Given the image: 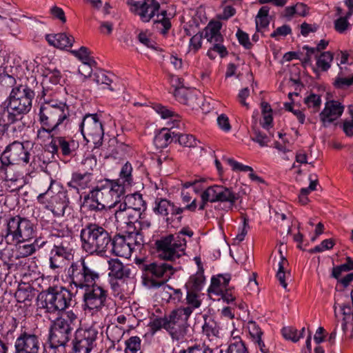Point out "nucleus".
Returning a JSON list of instances; mask_svg holds the SVG:
<instances>
[{
	"label": "nucleus",
	"mask_w": 353,
	"mask_h": 353,
	"mask_svg": "<svg viewBox=\"0 0 353 353\" xmlns=\"http://www.w3.org/2000/svg\"><path fill=\"white\" fill-rule=\"evenodd\" d=\"M39 116L41 127L37 131V137L41 138L42 134L57 133L61 126L65 127L70 123V107L65 102L44 97Z\"/></svg>",
	"instance_id": "obj_1"
},
{
	"label": "nucleus",
	"mask_w": 353,
	"mask_h": 353,
	"mask_svg": "<svg viewBox=\"0 0 353 353\" xmlns=\"http://www.w3.org/2000/svg\"><path fill=\"white\" fill-rule=\"evenodd\" d=\"M81 248L90 255L102 256L110 247L112 236L102 225L88 223L83 226L80 232Z\"/></svg>",
	"instance_id": "obj_2"
},
{
	"label": "nucleus",
	"mask_w": 353,
	"mask_h": 353,
	"mask_svg": "<svg viewBox=\"0 0 353 353\" xmlns=\"http://www.w3.org/2000/svg\"><path fill=\"white\" fill-rule=\"evenodd\" d=\"M134 261L142 272L143 283L149 288L164 285L175 272L172 265L165 262H151L137 255Z\"/></svg>",
	"instance_id": "obj_3"
},
{
	"label": "nucleus",
	"mask_w": 353,
	"mask_h": 353,
	"mask_svg": "<svg viewBox=\"0 0 353 353\" xmlns=\"http://www.w3.org/2000/svg\"><path fill=\"white\" fill-rule=\"evenodd\" d=\"M68 278L71 285L79 289H89L98 283L101 274L97 268L81 257L73 261L67 271Z\"/></svg>",
	"instance_id": "obj_4"
},
{
	"label": "nucleus",
	"mask_w": 353,
	"mask_h": 353,
	"mask_svg": "<svg viewBox=\"0 0 353 353\" xmlns=\"http://www.w3.org/2000/svg\"><path fill=\"white\" fill-rule=\"evenodd\" d=\"M77 316L72 311L69 310L57 318L50 330V346L57 348L65 346L70 341L72 332L77 327Z\"/></svg>",
	"instance_id": "obj_5"
},
{
	"label": "nucleus",
	"mask_w": 353,
	"mask_h": 353,
	"mask_svg": "<svg viewBox=\"0 0 353 353\" xmlns=\"http://www.w3.org/2000/svg\"><path fill=\"white\" fill-rule=\"evenodd\" d=\"M34 157L24 143L14 141L8 144L0 156V174L7 176L8 168L10 165H30L34 167Z\"/></svg>",
	"instance_id": "obj_6"
},
{
	"label": "nucleus",
	"mask_w": 353,
	"mask_h": 353,
	"mask_svg": "<svg viewBox=\"0 0 353 353\" xmlns=\"http://www.w3.org/2000/svg\"><path fill=\"white\" fill-rule=\"evenodd\" d=\"M3 226L6 227V241L9 244L25 243L34 236V224L30 220L19 215L6 219Z\"/></svg>",
	"instance_id": "obj_7"
},
{
	"label": "nucleus",
	"mask_w": 353,
	"mask_h": 353,
	"mask_svg": "<svg viewBox=\"0 0 353 353\" xmlns=\"http://www.w3.org/2000/svg\"><path fill=\"white\" fill-rule=\"evenodd\" d=\"M91 196L99 199L107 208L115 207L121 202V197L125 193L124 185L117 181L107 179L99 181L92 190Z\"/></svg>",
	"instance_id": "obj_8"
},
{
	"label": "nucleus",
	"mask_w": 353,
	"mask_h": 353,
	"mask_svg": "<svg viewBox=\"0 0 353 353\" xmlns=\"http://www.w3.org/2000/svg\"><path fill=\"white\" fill-rule=\"evenodd\" d=\"M35 93L27 85H19L12 88L5 101L7 112L26 115L32 108Z\"/></svg>",
	"instance_id": "obj_9"
},
{
	"label": "nucleus",
	"mask_w": 353,
	"mask_h": 353,
	"mask_svg": "<svg viewBox=\"0 0 353 353\" xmlns=\"http://www.w3.org/2000/svg\"><path fill=\"white\" fill-rule=\"evenodd\" d=\"M196 207V199H193L190 204L181 206L167 199L157 197L154 201L153 211L156 214L162 216L168 225H172L175 221L181 222L184 211L195 212Z\"/></svg>",
	"instance_id": "obj_10"
},
{
	"label": "nucleus",
	"mask_w": 353,
	"mask_h": 353,
	"mask_svg": "<svg viewBox=\"0 0 353 353\" xmlns=\"http://www.w3.org/2000/svg\"><path fill=\"white\" fill-rule=\"evenodd\" d=\"M52 236L57 237L50 252V268L52 270L62 269L67 261L73 257L72 248L70 245L71 237L65 236L63 232L55 231Z\"/></svg>",
	"instance_id": "obj_11"
},
{
	"label": "nucleus",
	"mask_w": 353,
	"mask_h": 353,
	"mask_svg": "<svg viewBox=\"0 0 353 353\" xmlns=\"http://www.w3.org/2000/svg\"><path fill=\"white\" fill-rule=\"evenodd\" d=\"M43 307L48 312H63L71 305L72 292L63 287H49L42 294Z\"/></svg>",
	"instance_id": "obj_12"
},
{
	"label": "nucleus",
	"mask_w": 353,
	"mask_h": 353,
	"mask_svg": "<svg viewBox=\"0 0 353 353\" xmlns=\"http://www.w3.org/2000/svg\"><path fill=\"white\" fill-rule=\"evenodd\" d=\"M186 243L184 237L169 234L157 240L155 245L161 259L172 261L185 254Z\"/></svg>",
	"instance_id": "obj_13"
},
{
	"label": "nucleus",
	"mask_w": 353,
	"mask_h": 353,
	"mask_svg": "<svg viewBox=\"0 0 353 353\" xmlns=\"http://www.w3.org/2000/svg\"><path fill=\"white\" fill-rule=\"evenodd\" d=\"M42 342L37 329L21 326L14 343V353H39Z\"/></svg>",
	"instance_id": "obj_14"
},
{
	"label": "nucleus",
	"mask_w": 353,
	"mask_h": 353,
	"mask_svg": "<svg viewBox=\"0 0 353 353\" xmlns=\"http://www.w3.org/2000/svg\"><path fill=\"white\" fill-rule=\"evenodd\" d=\"M192 313L191 307H185L173 310L165 315L168 332L172 339L179 341L183 339L186 334L185 325Z\"/></svg>",
	"instance_id": "obj_15"
},
{
	"label": "nucleus",
	"mask_w": 353,
	"mask_h": 353,
	"mask_svg": "<svg viewBox=\"0 0 353 353\" xmlns=\"http://www.w3.org/2000/svg\"><path fill=\"white\" fill-rule=\"evenodd\" d=\"M80 128L84 139L88 142H92L94 148H99L102 145L104 131L97 114H86L81 123Z\"/></svg>",
	"instance_id": "obj_16"
},
{
	"label": "nucleus",
	"mask_w": 353,
	"mask_h": 353,
	"mask_svg": "<svg viewBox=\"0 0 353 353\" xmlns=\"http://www.w3.org/2000/svg\"><path fill=\"white\" fill-rule=\"evenodd\" d=\"M97 335V330L93 327L77 329L72 341L74 353H90Z\"/></svg>",
	"instance_id": "obj_17"
},
{
	"label": "nucleus",
	"mask_w": 353,
	"mask_h": 353,
	"mask_svg": "<svg viewBox=\"0 0 353 353\" xmlns=\"http://www.w3.org/2000/svg\"><path fill=\"white\" fill-rule=\"evenodd\" d=\"M83 296L84 306L89 310L100 311L107 303L108 291L102 286L95 283L89 289H84Z\"/></svg>",
	"instance_id": "obj_18"
},
{
	"label": "nucleus",
	"mask_w": 353,
	"mask_h": 353,
	"mask_svg": "<svg viewBox=\"0 0 353 353\" xmlns=\"http://www.w3.org/2000/svg\"><path fill=\"white\" fill-rule=\"evenodd\" d=\"M231 280L230 274H219L211 279L210 289L220 294L223 300L227 303L234 301L236 299L234 287H229Z\"/></svg>",
	"instance_id": "obj_19"
},
{
	"label": "nucleus",
	"mask_w": 353,
	"mask_h": 353,
	"mask_svg": "<svg viewBox=\"0 0 353 353\" xmlns=\"http://www.w3.org/2000/svg\"><path fill=\"white\" fill-rule=\"evenodd\" d=\"M205 196L209 199L210 202L214 203L216 201L227 202L232 208L236 201L239 199L238 193L232 191V189L222 185L210 186L205 190Z\"/></svg>",
	"instance_id": "obj_20"
},
{
	"label": "nucleus",
	"mask_w": 353,
	"mask_h": 353,
	"mask_svg": "<svg viewBox=\"0 0 353 353\" xmlns=\"http://www.w3.org/2000/svg\"><path fill=\"white\" fill-rule=\"evenodd\" d=\"M48 136L52 139L48 144V150L52 154H57L60 149L62 155L72 156L79 147V143L72 139L60 136L55 137L54 133Z\"/></svg>",
	"instance_id": "obj_21"
},
{
	"label": "nucleus",
	"mask_w": 353,
	"mask_h": 353,
	"mask_svg": "<svg viewBox=\"0 0 353 353\" xmlns=\"http://www.w3.org/2000/svg\"><path fill=\"white\" fill-rule=\"evenodd\" d=\"M132 235L125 236L123 235L116 234L112 238L110 246L111 252L117 256L128 259L132 254L135 252V248L132 247Z\"/></svg>",
	"instance_id": "obj_22"
},
{
	"label": "nucleus",
	"mask_w": 353,
	"mask_h": 353,
	"mask_svg": "<svg viewBox=\"0 0 353 353\" xmlns=\"http://www.w3.org/2000/svg\"><path fill=\"white\" fill-rule=\"evenodd\" d=\"M222 23H208L205 28L203 32L204 37L210 43H214L212 50L214 52H217L221 57H225L228 54L226 48L221 44L223 37L220 32Z\"/></svg>",
	"instance_id": "obj_23"
},
{
	"label": "nucleus",
	"mask_w": 353,
	"mask_h": 353,
	"mask_svg": "<svg viewBox=\"0 0 353 353\" xmlns=\"http://www.w3.org/2000/svg\"><path fill=\"white\" fill-rule=\"evenodd\" d=\"M160 4L156 0H143L141 1H135L131 7L132 12L139 14L141 19L148 22L152 18L156 12H159Z\"/></svg>",
	"instance_id": "obj_24"
},
{
	"label": "nucleus",
	"mask_w": 353,
	"mask_h": 353,
	"mask_svg": "<svg viewBox=\"0 0 353 353\" xmlns=\"http://www.w3.org/2000/svg\"><path fill=\"white\" fill-rule=\"evenodd\" d=\"M344 106L337 101H329L320 113V119L324 126L337 119L343 112Z\"/></svg>",
	"instance_id": "obj_25"
},
{
	"label": "nucleus",
	"mask_w": 353,
	"mask_h": 353,
	"mask_svg": "<svg viewBox=\"0 0 353 353\" xmlns=\"http://www.w3.org/2000/svg\"><path fill=\"white\" fill-rule=\"evenodd\" d=\"M68 203L66 193L60 191L50 197L45 208L50 210L54 216H63L68 207Z\"/></svg>",
	"instance_id": "obj_26"
},
{
	"label": "nucleus",
	"mask_w": 353,
	"mask_h": 353,
	"mask_svg": "<svg viewBox=\"0 0 353 353\" xmlns=\"http://www.w3.org/2000/svg\"><path fill=\"white\" fill-rule=\"evenodd\" d=\"M176 99L192 109L199 105L197 91L189 89L183 86L178 87L174 90V94Z\"/></svg>",
	"instance_id": "obj_27"
},
{
	"label": "nucleus",
	"mask_w": 353,
	"mask_h": 353,
	"mask_svg": "<svg viewBox=\"0 0 353 353\" xmlns=\"http://www.w3.org/2000/svg\"><path fill=\"white\" fill-rule=\"evenodd\" d=\"M7 112L6 123L3 125V128L17 137L25 129L26 123L23 119L26 115Z\"/></svg>",
	"instance_id": "obj_28"
},
{
	"label": "nucleus",
	"mask_w": 353,
	"mask_h": 353,
	"mask_svg": "<svg viewBox=\"0 0 353 353\" xmlns=\"http://www.w3.org/2000/svg\"><path fill=\"white\" fill-rule=\"evenodd\" d=\"M109 276L117 279H126L131 277L132 269L128 265H123L118 259H110L108 261Z\"/></svg>",
	"instance_id": "obj_29"
},
{
	"label": "nucleus",
	"mask_w": 353,
	"mask_h": 353,
	"mask_svg": "<svg viewBox=\"0 0 353 353\" xmlns=\"http://www.w3.org/2000/svg\"><path fill=\"white\" fill-rule=\"evenodd\" d=\"M46 39L50 46L60 49L70 48L74 41V37L65 33L48 34Z\"/></svg>",
	"instance_id": "obj_30"
},
{
	"label": "nucleus",
	"mask_w": 353,
	"mask_h": 353,
	"mask_svg": "<svg viewBox=\"0 0 353 353\" xmlns=\"http://www.w3.org/2000/svg\"><path fill=\"white\" fill-rule=\"evenodd\" d=\"M92 179V174L76 172L72 174L71 181L68 185L77 190H85L90 187Z\"/></svg>",
	"instance_id": "obj_31"
},
{
	"label": "nucleus",
	"mask_w": 353,
	"mask_h": 353,
	"mask_svg": "<svg viewBox=\"0 0 353 353\" xmlns=\"http://www.w3.org/2000/svg\"><path fill=\"white\" fill-rule=\"evenodd\" d=\"M143 211L128 207V210H124V212L115 213V219L117 221H121L127 225L134 224L141 219L142 212Z\"/></svg>",
	"instance_id": "obj_32"
},
{
	"label": "nucleus",
	"mask_w": 353,
	"mask_h": 353,
	"mask_svg": "<svg viewBox=\"0 0 353 353\" xmlns=\"http://www.w3.org/2000/svg\"><path fill=\"white\" fill-rule=\"evenodd\" d=\"M174 134L175 133L171 132L170 129L163 128L156 134L154 138V143L157 148H166L175 139Z\"/></svg>",
	"instance_id": "obj_33"
},
{
	"label": "nucleus",
	"mask_w": 353,
	"mask_h": 353,
	"mask_svg": "<svg viewBox=\"0 0 353 353\" xmlns=\"http://www.w3.org/2000/svg\"><path fill=\"white\" fill-rule=\"evenodd\" d=\"M204 324L202 326L203 334L210 341L219 336V326L217 323L210 316H204Z\"/></svg>",
	"instance_id": "obj_34"
},
{
	"label": "nucleus",
	"mask_w": 353,
	"mask_h": 353,
	"mask_svg": "<svg viewBox=\"0 0 353 353\" xmlns=\"http://www.w3.org/2000/svg\"><path fill=\"white\" fill-rule=\"evenodd\" d=\"M14 296L19 303L31 301L34 296V290L28 283H21L18 286Z\"/></svg>",
	"instance_id": "obj_35"
},
{
	"label": "nucleus",
	"mask_w": 353,
	"mask_h": 353,
	"mask_svg": "<svg viewBox=\"0 0 353 353\" xmlns=\"http://www.w3.org/2000/svg\"><path fill=\"white\" fill-rule=\"evenodd\" d=\"M223 160H225L230 166H232L233 170L250 172L249 177L252 181H256L260 183H265V181L261 177L257 176L253 172V169L252 167L243 165L242 163H240L231 158L224 157Z\"/></svg>",
	"instance_id": "obj_36"
},
{
	"label": "nucleus",
	"mask_w": 353,
	"mask_h": 353,
	"mask_svg": "<svg viewBox=\"0 0 353 353\" xmlns=\"http://www.w3.org/2000/svg\"><path fill=\"white\" fill-rule=\"evenodd\" d=\"M18 310H21L23 314L20 311L18 313L14 311L12 313V315L8 319V330L7 332V335L12 334L19 325H21V327L25 326L23 325V322L26 321L25 311H23L20 307L18 308Z\"/></svg>",
	"instance_id": "obj_37"
},
{
	"label": "nucleus",
	"mask_w": 353,
	"mask_h": 353,
	"mask_svg": "<svg viewBox=\"0 0 353 353\" xmlns=\"http://www.w3.org/2000/svg\"><path fill=\"white\" fill-rule=\"evenodd\" d=\"M221 353H248L244 342L239 336L230 339L226 350H221Z\"/></svg>",
	"instance_id": "obj_38"
},
{
	"label": "nucleus",
	"mask_w": 353,
	"mask_h": 353,
	"mask_svg": "<svg viewBox=\"0 0 353 353\" xmlns=\"http://www.w3.org/2000/svg\"><path fill=\"white\" fill-rule=\"evenodd\" d=\"M307 5L298 3L295 6L286 7L282 14L287 20L290 21L294 15L305 17L307 14Z\"/></svg>",
	"instance_id": "obj_39"
},
{
	"label": "nucleus",
	"mask_w": 353,
	"mask_h": 353,
	"mask_svg": "<svg viewBox=\"0 0 353 353\" xmlns=\"http://www.w3.org/2000/svg\"><path fill=\"white\" fill-rule=\"evenodd\" d=\"M205 281L203 272H198L195 274L192 275L188 281L185 283L187 290L200 292L203 288Z\"/></svg>",
	"instance_id": "obj_40"
},
{
	"label": "nucleus",
	"mask_w": 353,
	"mask_h": 353,
	"mask_svg": "<svg viewBox=\"0 0 353 353\" xmlns=\"http://www.w3.org/2000/svg\"><path fill=\"white\" fill-rule=\"evenodd\" d=\"M83 205L88 210L95 212L102 211L107 208L99 199L91 196V191L84 196Z\"/></svg>",
	"instance_id": "obj_41"
},
{
	"label": "nucleus",
	"mask_w": 353,
	"mask_h": 353,
	"mask_svg": "<svg viewBox=\"0 0 353 353\" xmlns=\"http://www.w3.org/2000/svg\"><path fill=\"white\" fill-rule=\"evenodd\" d=\"M332 85L337 90H346L353 85V74L345 76L344 72L341 71L335 77Z\"/></svg>",
	"instance_id": "obj_42"
},
{
	"label": "nucleus",
	"mask_w": 353,
	"mask_h": 353,
	"mask_svg": "<svg viewBox=\"0 0 353 353\" xmlns=\"http://www.w3.org/2000/svg\"><path fill=\"white\" fill-rule=\"evenodd\" d=\"M333 58L334 54L330 51L321 52L319 56L316 55L317 68L323 72L328 70Z\"/></svg>",
	"instance_id": "obj_43"
},
{
	"label": "nucleus",
	"mask_w": 353,
	"mask_h": 353,
	"mask_svg": "<svg viewBox=\"0 0 353 353\" xmlns=\"http://www.w3.org/2000/svg\"><path fill=\"white\" fill-rule=\"evenodd\" d=\"M112 74L108 75L105 71L100 70L92 74V80L97 85H104L111 91H113L114 88L110 87L111 83L112 82Z\"/></svg>",
	"instance_id": "obj_44"
},
{
	"label": "nucleus",
	"mask_w": 353,
	"mask_h": 353,
	"mask_svg": "<svg viewBox=\"0 0 353 353\" xmlns=\"http://www.w3.org/2000/svg\"><path fill=\"white\" fill-rule=\"evenodd\" d=\"M127 203H128V207L135 209H139L141 210H145V202L143 199L142 195L139 193H135L133 194H128L125 197Z\"/></svg>",
	"instance_id": "obj_45"
},
{
	"label": "nucleus",
	"mask_w": 353,
	"mask_h": 353,
	"mask_svg": "<svg viewBox=\"0 0 353 353\" xmlns=\"http://www.w3.org/2000/svg\"><path fill=\"white\" fill-rule=\"evenodd\" d=\"M37 241L35 240L34 243L26 244L24 243H16V249L17 253V257H28L32 254H33L36 250L35 243Z\"/></svg>",
	"instance_id": "obj_46"
},
{
	"label": "nucleus",
	"mask_w": 353,
	"mask_h": 353,
	"mask_svg": "<svg viewBox=\"0 0 353 353\" xmlns=\"http://www.w3.org/2000/svg\"><path fill=\"white\" fill-rule=\"evenodd\" d=\"M280 253V261L279 262V269L276 273V277L279 281L280 284L283 288L287 289L288 284L285 282V269L288 266V260L283 256L281 250Z\"/></svg>",
	"instance_id": "obj_47"
},
{
	"label": "nucleus",
	"mask_w": 353,
	"mask_h": 353,
	"mask_svg": "<svg viewBox=\"0 0 353 353\" xmlns=\"http://www.w3.org/2000/svg\"><path fill=\"white\" fill-rule=\"evenodd\" d=\"M71 53L78 58L82 63L97 64L93 57H90L88 48L81 46L78 50H71Z\"/></svg>",
	"instance_id": "obj_48"
},
{
	"label": "nucleus",
	"mask_w": 353,
	"mask_h": 353,
	"mask_svg": "<svg viewBox=\"0 0 353 353\" xmlns=\"http://www.w3.org/2000/svg\"><path fill=\"white\" fill-rule=\"evenodd\" d=\"M153 108L163 119H172L174 123L179 121L180 117L167 107L161 104H156L154 105Z\"/></svg>",
	"instance_id": "obj_49"
},
{
	"label": "nucleus",
	"mask_w": 353,
	"mask_h": 353,
	"mask_svg": "<svg viewBox=\"0 0 353 353\" xmlns=\"http://www.w3.org/2000/svg\"><path fill=\"white\" fill-rule=\"evenodd\" d=\"M125 353H137L141 349V340L137 336H131L125 341Z\"/></svg>",
	"instance_id": "obj_50"
},
{
	"label": "nucleus",
	"mask_w": 353,
	"mask_h": 353,
	"mask_svg": "<svg viewBox=\"0 0 353 353\" xmlns=\"http://www.w3.org/2000/svg\"><path fill=\"white\" fill-rule=\"evenodd\" d=\"M96 165V157L92 154H89L82 160L79 172L92 174L93 169Z\"/></svg>",
	"instance_id": "obj_51"
},
{
	"label": "nucleus",
	"mask_w": 353,
	"mask_h": 353,
	"mask_svg": "<svg viewBox=\"0 0 353 353\" xmlns=\"http://www.w3.org/2000/svg\"><path fill=\"white\" fill-rule=\"evenodd\" d=\"M152 34L149 30H140L137 34L138 41L145 46L154 49L156 43L152 39Z\"/></svg>",
	"instance_id": "obj_52"
},
{
	"label": "nucleus",
	"mask_w": 353,
	"mask_h": 353,
	"mask_svg": "<svg viewBox=\"0 0 353 353\" xmlns=\"http://www.w3.org/2000/svg\"><path fill=\"white\" fill-rule=\"evenodd\" d=\"M179 143L184 147H194L196 145V139L192 134H175L174 135Z\"/></svg>",
	"instance_id": "obj_53"
},
{
	"label": "nucleus",
	"mask_w": 353,
	"mask_h": 353,
	"mask_svg": "<svg viewBox=\"0 0 353 353\" xmlns=\"http://www.w3.org/2000/svg\"><path fill=\"white\" fill-rule=\"evenodd\" d=\"M251 139L258 143L261 147L266 146L270 141V139L266 134L256 128L252 129Z\"/></svg>",
	"instance_id": "obj_54"
},
{
	"label": "nucleus",
	"mask_w": 353,
	"mask_h": 353,
	"mask_svg": "<svg viewBox=\"0 0 353 353\" xmlns=\"http://www.w3.org/2000/svg\"><path fill=\"white\" fill-rule=\"evenodd\" d=\"M132 167L128 162L125 163L120 172V178L123 181V185L125 184L129 185L132 181Z\"/></svg>",
	"instance_id": "obj_55"
},
{
	"label": "nucleus",
	"mask_w": 353,
	"mask_h": 353,
	"mask_svg": "<svg viewBox=\"0 0 353 353\" xmlns=\"http://www.w3.org/2000/svg\"><path fill=\"white\" fill-rule=\"evenodd\" d=\"M167 326V319L165 318V316L163 318H155L149 323V327H150L152 333H155L161 328H163L168 332V327Z\"/></svg>",
	"instance_id": "obj_56"
},
{
	"label": "nucleus",
	"mask_w": 353,
	"mask_h": 353,
	"mask_svg": "<svg viewBox=\"0 0 353 353\" xmlns=\"http://www.w3.org/2000/svg\"><path fill=\"white\" fill-rule=\"evenodd\" d=\"M304 102L308 108H312L314 109V112H316L319 110L321 106V99L318 94H311L305 98Z\"/></svg>",
	"instance_id": "obj_57"
},
{
	"label": "nucleus",
	"mask_w": 353,
	"mask_h": 353,
	"mask_svg": "<svg viewBox=\"0 0 353 353\" xmlns=\"http://www.w3.org/2000/svg\"><path fill=\"white\" fill-rule=\"evenodd\" d=\"M283 336L293 342H297L301 338V335H298L297 330L292 327H285L281 330Z\"/></svg>",
	"instance_id": "obj_58"
},
{
	"label": "nucleus",
	"mask_w": 353,
	"mask_h": 353,
	"mask_svg": "<svg viewBox=\"0 0 353 353\" xmlns=\"http://www.w3.org/2000/svg\"><path fill=\"white\" fill-rule=\"evenodd\" d=\"M235 12V9L232 6H225L222 13L216 14V19H212L209 22H220L221 20H228L230 17L233 16Z\"/></svg>",
	"instance_id": "obj_59"
},
{
	"label": "nucleus",
	"mask_w": 353,
	"mask_h": 353,
	"mask_svg": "<svg viewBox=\"0 0 353 353\" xmlns=\"http://www.w3.org/2000/svg\"><path fill=\"white\" fill-rule=\"evenodd\" d=\"M248 330L253 341L259 340L263 334L260 327L254 321L248 323Z\"/></svg>",
	"instance_id": "obj_60"
},
{
	"label": "nucleus",
	"mask_w": 353,
	"mask_h": 353,
	"mask_svg": "<svg viewBox=\"0 0 353 353\" xmlns=\"http://www.w3.org/2000/svg\"><path fill=\"white\" fill-rule=\"evenodd\" d=\"M198 292L188 290L186 301L187 303L189 305L188 307H191L192 310L195 308H198L201 305V301L199 300L198 296L196 294Z\"/></svg>",
	"instance_id": "obj_61"
},
{
	"label": "nucleus",
	"mask_w": 353,
	"mask_h": 353,
	"mask_svg": "<svg viewBox=\"0 0 353 353\" xmlns=\"http://www.w3.org/2000/svg\"><path fill=\"white\" fill-rule=\"evenodd\" d=\"M132 235V247L135 248L136 250H141L144 244V239L142 233L139 231L135 232H130L128 235Z\"/></svg>",
	"instance_id": "obj_62"
},
{
	"label": "nucleus",
	"mask_w": 353,
	"mask_h": 353,
	"mask_svg": "<svg viewBox=\"0 0 353 353\" xmlns=\"http://www.w3.org/2000/svg\"><path fill=\"white\" fill-rule=\"evenodd\" d=\"M202 34H195L190 41V51H193L194 53H196L201 48L202 44Z\"/></svg>",
	"instance_id": "obj_63"
},
{
	"label": "nucleus",
	"mask_w": 353,
	"mask_h": 353,
	"mask_svg": "<svg viewBox=\"0 0 353 353\" xmlns=\"http://www.w3.org/2000/svg\"><path fill=\"white\" fill-rule=\"evenodd\" d=\"M16 83L15 79L6 73L0 74V85L3 88H12Z\"/></svg>",
	"instance_id": "obj_64"
}]
</instances>
